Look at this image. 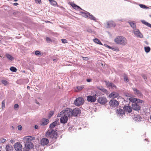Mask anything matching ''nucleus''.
<instances>
[{
    "mask_svg": "<svg viewBox=\"0 0 151 151\" xmlns=\"http://www.w3.org/2000/svg\"><path fill=\"white\" fill-rule=\"evenodd\" d=\"M24 142L25 146L27 149H30L33 147V145L31 141L35 139V137L32 136H27L23 139Z\"/></svg>",
    "mask_w": 151,
    "mask_h": 151,
    "instance_id": "obj_1",
    "label": "nucleus"
},
{
    "mask_svg": "<svg viewBox=\"0 0 151 151\" xmlns=\"http://www.w3.org/2000/svg\"><path fill=\"white\" fill-rule=\"evenodd\" d=\"M115 43L118 45L125 46L127 43L126 38L122 36H118L114 40Z\"/></svg>",
    "mask_w": 151,
    "mask_h": 151,
    "instance_id": "obj_2",
    "label": "nucleus"
},
{
    "mask_svg": "<svg viewBox=\"0 0 151 151\" xmlns=\"http://www.w3.org/2000/svg\"><path fill=\"white\" fill-rule=\"evenodd\" d=\"M56 130L49 129L46 132L45 135L47 138L52 139H56L58 136Z\"/></svg>",
    "mask_w": 151,
    "mask_h": 151,
    "instance_id": "obj_3",
    "label": "nucleus"
},
{
    "mask_svg": "<svg viewBox=\"0 0 151 151\" xmlns=\"http://www.w3.org/2000/svg\"><path fill=\"white\" fill-rule=\"evenodd\" d=\"M72 109L70 108H66L60 112L57 115L58 117H60L63 114L67 116L68 117L72 116Z\"/></svg>",
    "mask_w": 151,
    "mask_h": 151,
    "instance_id": "obj_4",
    "label": "nucleus"
},
{
    "mask_svg": "<svg viewBox=\"0 0 151 151\" xmlns=\"http://www.w3.org/2000/svg\"><path fill=\"white\" fill-rule=\"evenodd\" d=\"M84 102V100L81 97L76 98L74 101V104L76 106H79L83 104Z\"/></svg>",
    "mask_w": 151,
    "mask_h": 151,
    "instance_id": "obj_5",
    "label": "nucleus"
},
{
    "mask_svg": "<svg viewBox=\"0 0 151 151\" xmlns=\"http://www.w3.org/2000/svg\"><path fill=\"white\" fill-rule=\"evenodd\" d=\"M133 32L135 36L141 38L143 37V35L138 29H136L133 30Z\"/></svg>",
    "mask_w": 151,
    "mask_h": 151,
    "instance_id": "obj_6",
    "label": "nucleus"
},
{
    "mask_svg": "<svg viewBox=\"0 0 151 151\" xmlns=\"http://www.w3.org/2000/svg\"><path fill=\"white\" fill-rule=\"evenodd\" d=\"M59 119H56L55 121L51 124L49 126V129L55 130V127L59 124Z\"/></svg>",
    "mask_w": 151,
    "mask_h": 151,
    "instance_id": "obj_7",
    "label": "nucleus"
},
{
    "mask_svg": "<svg viewBox=\"0 0 151 151\" xmlns=\"http://www.w3.org/2000/svg\"><path fill=\"white\" fill-rule=\"evenodd\" d=\"M14 148L16 151H22V146L19 142H17L14 144Z\"/></svg>",
    "mask_w": 151,
    "mask_h": 151,
    "instance_id": "obj_8",
    "label": "nucleus"
},
{
    "mask_svg": "<svg viewBox=\"0 0 151 151\" xmlns=\"http://www.w3.org/2000/svg\"><path fill=\"white\" fill-rule=\"evenodd\" d=\"M72 116H76L81 113V111L79 108H75L73 110L72 109Z\"/></svg>",
    "mask_w": 151,
    "mask_h": 151,
    "instance_id": "obj_9",
    "label": "nucleus"
},
{
    "mask_svg": "<svg viewBox=\"0 0 151 151\" xmlns=\"http://www.w3.org/2000/svg\"><path fill=\"white\" fill-rule=\"evenodd\" d=\"M96 96V95L95 94V95H94V96H88L87 97V101L88 102H95L96 100V98L95 97Z\"/></svg>",
    "mask_w": 151,
    "mask_h": 151,
    "instance_id": "obj_10",
    "label": "nucleus"
},
{
    "mask_svg": "<svg viewBox=\"0 0 151 151\" xmlns=\"http://www.w3.org/2000/svg\"><path fill=\"white\" fill-rule=\"evenodd\" d=\"M116 113L118 116L123 117L125 115V112L121 109L119 108L116 109Z\"/></svg>",
    "mask_w": 151,
    "mask_h": 151,
    "instance_id": "obj_11",
    "label": "nucleus"
},
{
    "mask_svg": "<svg viewBox=\"0 0 151 151\" xmlns=\"http://www.w3.org/2000/svg\"><path fill=\"white\" fill-rule=\"evenodd\" d=\"M132 89L134 91V94L140 98H141L142 97V94L138 90L135 88H133Z\"/></svg>",
    "mask_w": 151,
    "mask_h": 151,
    "instance_id": "obj_12",
    "label": "nucleus"
},
{
    "mask_svg": "<svg viewBox=\"0 0 151 151\" xmlns=\"http://www.w3.org/2000/svg\"><path fill=\"white\" fill-rule=\"evenodd\" d=\"M107 25L106 26L107 28H109L111 27H114L116 26L115 23L112 21H110L107 22Z\"/></svg>",
    "mask_w": 151,
    "mask_h": 151,
    "instance_id": "obj_13",
    "label": "nucleus"
},
{
    "mask_svg": "<svg viewBox=\"0 0 151 151\" xmlns=\"http://www.w3.org/2000/svg\"><path fill=\"white\" fill-rule=\"evenodd\" d=\"M109 104L110 106H117L119 104L118 102L115 100H111L109 102Z\"/></svg>",
    "mask_w": 151,
    "mask_h": 151,
    "instance_id": "obj_14",
    "label": "nucleus"
},
{
    "mask_svg": "<svg viewBox=\"0 0 151 151\" xmlns=\"http://www.w3.org/2000/svg\"><path fill=\"white\" fill-rule=\"evenodd\" d=\"M98 101L99 103L104 104L107 102V99L104 97H100L98 99Z\"/></svg>",
    "mask_w": 151,
    "mask_h": 151,
    "instance_id": "obj_15",
    "label": "nucleus"
},
{
    "mask_svg": "<svg viewBox=\"0 0 151 151\" xmlns=\"http://www.w3.org/2000/svg\"><path fill=\"white\" fill-rule=\"evenodd\" d=\"M60 120L61 123L65 124L67 122L68 117L67 116L64 115L61 117Z\"/></svg>",
    "mask_w": 151,
    "mask_h": 151,
    "instance_id": "obj_16",
    "label": "nucleus"
},
{
    "mask_svg": "<svg viewBox=\"0 0 151 151\" xmlns=\"http://www.w3.org/2000/svg\"><path fill=\"white\" fill-rule=\"evenodd\" d=\"M49 142V140L48 139L46 138H42L40 141L41 144L43 146L47 145Z\"/></svg>",
    "mask_w": 151,
    "mask_h": 151,
    "instance_id": "obj_17",
    "label": "nucleus"
},
{
    "mask_svg": "<svg viewBox=\"0 0 151 151\" xmlns=\"http://www.w3.org/2000/svg\"><path fill=\"white\" fill-rule=\"evenodd\" d=\"M132 108L133 110L138 111L140 109V106L136 103H134L132 104Z\"/></svg>",
    "mask_w": 151,
    "mask_h": 151,
    "instance_id": "obj_18",
    "label": "nucleus"
},
{
    "mask_svg": "<svg viewBox=\"0 0 151 151\" xmlns=\"http://www.w3.org/2000/svg\"><path fill=\"white\" fill-rule=\"evenodd\" d=\"M49 122V120L48 119L44 118L41 120L40 125L43 126L46 125H47Z\"/></svg>",
    "mask_w": 151,
    "mask_h": 151,
    "instance_id": "obj_19",
    "label": "nucleus"
},
{
    "mask_svg": "<svg viewBox=\"0 0 151 151\" xmlns=\"http://www.w3.org/2000/svg\"><path fill=\"white\" fill-rule=\"evenodd\" d=\"M123 108L124 111L128 112L129 113L131 112L132 111L131 107L129 106H125Z\"/></svg>",
    "mask_w": 151,
    "mask_h": 151,
    "instance_id": "obj_20",
    "label": "nucleus"
},
{
    "mask_svg": "<svg viewBox=\"0 0 151 151\" xmlns=\"http://www.w3.org/2000/svg\"><path fill=\"white\" fill-rule=\"evenodd\" d=\"M119 96V94L116 92H114L109 95L110 97L115 98Z\"/></svg>",
    "mask_w": 151,
    "mask_h": 151,
    "instance_id": "obj_21",
    "label": "nucleus"
},
{
    "mask_svg": "<svg viewBox=\"0 0 151 151\" xmlns=\"http://www.w3.org/2000/svg\"><path fill=\"white\" fill-rule=\"evenodd\" d=\"M128 23L134 30L136 29V26L135 23L132 21H129L128 22Z\"/></svg>",
    "mask_w": 151,
    "mask_h": 151,
    "instance_id": "obj_22",
    "label": "nucleus"
},
{
    "mask_svg": "<svg viewBox=\"0 0 151 151\" xmlns=\"http://www.w3.org/2000/svg\"><path fill=\"white\" fill-rule=\"evenodd\" d=\"M6 151H12L13 149V147L12 145H8L6 146Z\"/></svg>",
    "mask_w": 151,
    "mask_h": 151,
    "instance_id": "obj_23",
    "label": "nucleus"
},
{
    "mask_svg": "<svg viewBox=\"0 0 151 151\" xmlns=\"http://www.w3.org/2000/svg\"><path fill=\"white\" fill-rule=\"evenodd\" d=\"M80 13L82 14L83 16L85 18L88 17L89 14H90V13L86 11H85V12H81Z\"/></svg>",
    "mask_w": 151,
    "mask_h": 151,
    "instance_id": "obj_24",
    "label": "nucleus"
},
{
    "mask_svg": "<svg viewBox=\"0 0 151 151\" xmlns=\"http://www.w3.org/2000/svg\"><path fill=\"white\" fill-rule=\"evenodd\" d=\"M71 5L73 7L76 9H77L79 11L82 10V9L79 6H77L74 4H73Z\"/></svg>",
    "mask_w": 151,
    "mask_h": 151,
    "instance_id": "obj_25",
    "label": "nucleus"
},
{
    "mask_svg": "<svg viewBox=\"0 0 151 151\" xmlns=\"http://www.w3.org/2000/svg\"><path fill=\"white\" fill-rule=\"evenodd\" d=\"M93 41L95 43L99 44L101 45H103V44L97 38H95L93 40Z\"/></svg>",
    "mask_w": 151,
    "mask_h": 151,
    "instance_id": "obj_26",
    "label": "nucleus"
},
{
    "mask_svg": "<svg viewBox=\"0 0 151 151\" xmlns=\"http://www.w3.org/2000/svg\"><path fill=\"white\" fill-rule=\"evenodd\" d=\"M88 17L91 20H93L95 22H96V18L93 16L90 13V14H89Z\"/></svg>",
    "mask_w": 151,
    "mask_h": 151,
    "instance_id": "obj_27",
    "label": "nucleus"
},
{
    "mask_svg": "<svg viewBox=\"0 0 151 151\" xmlns=\"http://www.w3.org/2000/svg\"><path fill=\"white\" fill-rule=\"evenodd\" d=\"M97 88L104 93H106V90L102 86H98L97 87Z\"/></svg>",
    "mask_w": 151,
    "mask_h": 151,
    "instance_id": "obj_28",
    "label": "nucleus"
},
{
    "mask_svg": "<svg viewBox=\"0 0 151 151\" xmlns=\"http://www.w3.org/2000/svg\"><path fill=\"white\" fill-rule=\"evenodd\" d=\"M6 56L7 59L11 60H14V58L12 56L9 54H6Z\"/></svg>",
    "mask_w": 151,
    "mask_h": 151,
    "instance_id": "obj_29",
    "label": "nucleus"
},
{
    "mask_svg": "<svg viewBox=\"0 0 151 151\" xmlns=\"http://www.w3.org/2000/svg\"><path fill=\"white\" fill-rule=\"evenodd\" d=\"M129 100L131 102L135 103H136L137 98L131 97L129 98Z\"/></svg>",
    "mask_w": 151,
    "mask_h": 151,
    "instance_id": "obj_30",
    "label": "nucleus"
},
{
    "mask_svg": "<svg viewBox=\"0 0 151 151\" xmlns=\"http://www.w3.org/2000/svg\"><path fill=\"white\" fill-rule=\"evenodd\" d=\"M50 4L52 5L56 6L57 5V3L54 0H48Z\"/></svg>",
    "mask_w": 151,
    "mask_h": 151,
    "instance_id": "obj_31",
    "label": "nucleus"
},
{
    "mask_svg": "<svg viewBox=\"0 0 151 151\" xmlns=\"http://www.w3.org/2000/svg\"><path fill=\"white\" fill-rule=\"evenodd\" d=\"M1 82L5 86H6L9 83V82L7 81L4 80H2Z\"/></svg>",
    "mask_w": 151,
    "mask_h": 151,
    "instance_id": "obj_32",
    "label": "nucleus"
},
{
    "mask_svg": "<svg viewBox=\"0 0 151 151\" xmlns=\"http://www.w3.org/2000/svg\"><path fill=\"white\" fill-rule=\"evenodd\" d=\"M141 21L142 23L149 27L150 25V24L146 22L145 20H142Z\"/></svg>",
    "mask_w": 151,
    "mask_h": 151,
    "instance_id": "obj_33",
    "label": "nucleus"
},
{
    "mask_svg": "<svg viewBox=\"0 0 151 151\" xmlns=\"http://www.w3.org/2000/svg\"><path fill=\"white\" fill-rule=\"evenodd\" d=\"M144 49L145 52L147 53L149 52L150 50V48L149 47H145Z\"/></svg>",
    "mask_w": 151,
    "mask_h": 151,
    "instance_id": "obj_34",
    "label": "nucleus"
},
{
    "mask_svg": "<svg viewBox=\"0 0 151 151\" xmlns=\"http://www.w3.org/2000/svg\"><path fill=\"white\" fill-rule=\"evenodd\" d=\"M139 6L141 8H143L144 9H149L148 7L143 4H140L139 5Z\"/></svg>",
    "mask_w": 151,
    "mask_h": 151,
    "instance_id": "obj_35",
    "label": "nucleus"
},
{
    "mask_svg": "<svg viewBox=\"0 0 151 151\" xmlns=\"http://www.w3.org/2000/svg\"><path fill=\"white\" fill-rule=\"evenodd\" d=\"M10 69L13 72H15L17 71L16 68H15L14 67L12 66L11 67Z\"/></svg>",
    "mask_w": 151,
    "mask_h": 151,
    "instance_id": "obj_36",
    "label": "nucleus"
},
{
    "mask_svg": "<svg viewBox=\"0 0 151 151\" xmlns=\"http://www.w3.org/2000/svg\"><path fill=\"white\" fill-rule=\"evenodd\" d=\"M6 139L3 138H0V143H4L6 141Z\"/></svg>",
    "mask_w": 151,
    "mask_h": 151,
    "instance_id": "obj_37",
    "label": "nucleus"
},
{
    "mask_svg": "<svg viewBox=\"0 0 151 151\" xmlns=\"http://www.w3.org/2000/svg\"><path fill=\"white\" fill-rule=\"evenodd\" d=\"M46 41L48 43H50L52 42L51 40L48 37H46Z\"/></svg>",
    "mask_w": 151,
    "mask_h": 151,
    "instance_id": "obj_38",
    "label": "nucleus"
},
{
    "mask_svg": "<svg viewBox=\"0 0 151 151\" xmlns=\"http://www.w3.org/2000/svg\"><path fill=\"white\" fill-rule=\"evenodd\" d=\"M84 88V86H78L77 87V89L78 91H81L82 89Z\"/></svg>",
    "mask_w": 151,
    "mask_h": 151,
    "instance_id": "obj_39",
    "label": "nucleus"
},
{
    "mask_svg": "<svg viewBox=\"0 0 151 151\" xmlns=\"http://www.w3.org/2000/svg\"><path fill=\"white\" fill-rule=\"evenodd\" d=\"M54 113V111H50V112L49 114V117L50 118L52 116L53 114Z\"/></svg>",
    "mask_w": 151,
    "mask_h": 151,
    "instance_id": "obj_40",
    "label": "nucleus"
},
{
    "mask_svg": "<svg viewBox=\"0 0 151 151\" xmlns=\"http://www.w3.org/2000/svg\"><path fill=\"white\" fill-rule=\"evenodd\" d=\"M35 54L36 55H40L41 54V53L40 51H36L35 52Z\"/></svg>",
    "mask_w": 151,
    "mask_h": 151,
    "instance_id": "obj_41",
    "label": "nucleus"
},
{
    "mask_svg": "<svg viewBox=\"0 0 151 151\" xmlns=\"http://www.w3.org/2000/svg\"><path fill=\"white\" fill-rule=\"evenodd\" d=\"M104 45L107 47H108V48H109V49H112L113 50H114V48H112V47H110V46L108 45H107V44H104Z\"/></svg>",
    "mask_w": 151,
    "mask_h": 151,
    "instance_id": "obj_42",
    "label": "nucleus"
},
{
    "mask_svg": "<svg viewBox=\"0 0 151 151\" xmlns=\"http://www.w3.org/2000/svg\"><path fill=\"white\" fill-rule=\"evenodd\" d=\"M143 101L140 99H137V101H136V103H142V102Z\"/></svg>",
    "mask_w": 151,
    "mask_h": 151,
    "instance_id": "obj_43",
    "label": "nucleus"
},
{
    "mask_svg": "<svg viewBox=\"0 0 151 151\" xmlns=\"http://www.w3.org/2000/svg\"><path fill=\"white\" fill-rule=\"evenodd\" d=\"M62 42L63 43H66L67 42V40L65 39H61Z\"/></svg>",
    "mask_w": 151,
    "mask_h": 151,
    "instance_id": "obj_44",
    "label": "nucleus"
},
{
    "mask_svg": "<svg viewBox=\"0 0 151 151\" xmlns=\"http://www.w3.org/2000/svg\"><path fill=\"white\" fill-rule=\"evenodd\" d=\"M106 85L107 86L110 87L111 86V83H110L109 82H106Z\"/></svg>",
    "mask_w": 151,
    "mask_h": 151,
    "instance_id": "obj_45",
    "label": "nucleus"
},
{
    "mask_svg": "<svg viewBox=\"0 0 151 151\" xmlns=\"http://www.w3.org/2000/svg\"><path fill=\"white\" fill-rule=\"evenodd\" d=\"M124 79L125 81L126 82H127L129 81V80L127 77L124 76Z\"/></svg>",
    "mask_w": 151,
    "mask_h": 151,
    "instance_id": "obj_46",
    "label": "nucleus"
},
{
    "mask_svg": "<svg viewBox=\"0 0 151 151\" xmlns=\"http://www.w3.org/2000/svg\"><path fill=\"white\" fill-rule=\"evenodd\" d=\"M5 106V104L4 101H2V109L3 108H4Z\"/></svg>",
    "mask_w": 151,
    "mask_h": 151,
    "instance_id": "obj_47",
    "label": "nucleus"
},
{
    "mask_svg": "<svg viewBox=\"0 0 151 151\" xmlns=\"http://www.w3.org/2000/svg\"><path fill=\"white\" fill-rule=\"evenodd\" d=\"M19 106L18 104H15L14 106V108L15 109H16L19 108Z\"/></svg>",
    "mask_w": 151,
    "mask_h": 151,
    "instance_id": "obj_48",
    "label": "nucleus"
},
{
    "mask_svg": "<svg viewBox=\"0 0 151 151\" xmlns=\"http://www.w3.org/2000/svg\"><path fill=\"white\" fill-rule=\"evenodd\" d=\"M87 31L90 33H91L92 32V31L91 29L88 28L87 29Z\"/></svg>",
    "mask_w": 151,
    "mask_h": 151,
    "instance_id": "obj_49",
    "label": "nucleus"
},
{
    "mask_svg": "<svg viewBox=\"0 0 151 151\" xmlns=\"http://www.w3.org/2000/svg\"><path fill=\"white\" fill-rule=\"evenodd\" d=\"M36 3L40 4L41 3V0H35Z\"/></svg>",
    "mask_w": 151,
    "mask_h": 151,
    "instance_id": "obj_50",
    "label": "nucleus"
},
{
    "mask_svg": "<svg viewBox=\"0 0 151 151\" xmlns=\"http://www.w3.org/2000/svg\"><path fill=\"white\" fill-rule=\"evenodd\" d=\"M18 128L19 130H21L22 129V127L21 125H19L18 127Z\"/></svg>",
    "mask_w": 151,
    "mask_h": 151,
    "instance_id": "obj_51",
    "label": "nucleus"
},
{
    "mask_svg": "<svg viewBox=\"0 0 151 151\" xmlns=\"http://www.w3.org/2000/svg\"><path fill=\"white\" fill-rule=\"evenodd\" d=\"M112 88H115L116 87V86H115L113 83H111V86Z\"/></svg>",
    "mask_w": 151,
    "mask_h": 151,
    "instance_id": "obj_52",
    "label": "nucleus"
},
{
    "mask_svg": "<svg viewBox=\"0 0 151 151\" xmlns=\"http://www.w3.org/2000/svg\"><path fill=\"white\" fill-rule=\"evenodd\" d=\"M83 60H88V58L87 57H83Z\"/></svg>",
    "mask_w": 151,
    "mask_h": 151,
    "instance_id": "obj_53",
    "label": "nucleus"
},
{
    "mask_svg": "<svg viewBox=\"0 0 151 151\" xmlns=\"http://www.w3.org/2000/svg\"><path fill=\"white\" fill-rule=\"evenodd\" d=\"M142 77L144 79L145 81H146L147 79L146 76L145 75H143L142 76Z\"/></svg>",
    "mask_w": 151,
    "mask_h": 151,
    "instance_id": "obj_54",
    "label": "nucleus"
},
{
    "mask_svg": "<svg viewBox=\"0 0 151 151\" xmlns=\"http://www.w3.org/2000/svg\"><path fill=\"white\" fill-rule=\"evenodd\" d=\"M35 128L36 129H38L39 128L38 127L37 125H35Z\"/></svg>",
    "mask_w": 151,
    "mask_h": 151,
    "instance_id": "obj_55",
    "label": "nucleus"
},
{
    "mask_svg": "<svg viewBox=\"0 0 151 151\" xmlns=\"http://www.w3.org/2000/svg\"><path fill=\"white\" fill-rule=\"evenodd\" d=\"M18 4V3H14V5L15 6H16Z\"/></svg>",
    "mask_w": 151,
    "mask_h": 151,
    "instance_id": "obj_56",
    "label": "nucleus"
},
{
    "mask_svg": "<svg viewBox=\"0 0 151 151\" xmlns=\"http://www.w3.org/2000/svg\"><path fill=\"white\" fill-rule=\"evenodd\" d=\"M87 81L88 82H90L91 81V80L90 79H88L87 80Z\"/></svg>",
    "mask_w": 151,
    "mask_h": 151,
    "instance_id": "obj_57",
    "label": "nucleus"
},
{
    "mask_svg": "<svg viewBox=\"0 0 151 151\" xmlns=\"http://www.w3.org/2000/svg\"><path fill=\"white\" fill-rule=\"evenodd\" d=\"M53 61L55 62H56L57 61V59H53Z\"/></svg>",
    "mask_w": 151,
    "mask_h": 151,
    "instance_id": "obj_58",
    "label": "nucleus"
},
{
    "mask_svg": "<svg viewBox=\"0 0 151 151\" xmlns=\"http://www.w3.org/2000/svg\"><path fill=\"white\" fill-rule=\"evenodd\" d=\"M36 103L37 104H39V105H40V104L39 103V102H37V101H36Z\"/></svg>",
    "mask_w": 151,
    "mask_h": 151,
    "instance_id": "obj_59",
    "label": "nucleus"
},
{
    "mask_svg": "<svg viewBox=\"0 0 151 151\" xmlns=\"http://www.w3.org/2000/svg\"><path fill=\"white\" fill-rule=\"evenodd\" d=\"M145 43L147 45L148 44V42L147 41H145Z\"/></svg>",
    "mask_w": 151,
    "mask_h": 151,
    "instance_id": "obj_60",
    "label": "nucleus"
},
{
    "mask_svg": "<svg viewBox=\"0 0 151 151\" xmlns=\"http://www.w3.org/2000/svg\"><path fill=\"white\" fill-rule=\"evenodd\" d=\"M14 141V140H13V139H11V140H10V141L11 142H12L13 141Z\"/></svg>",
    "mask_w": 151,
    "mask_h": 151,
    "instance_id": "obj_61",
    "label": "nucleus"
},
{
    "mask_svg": "<svg viewBox=\"0 0 151 151\" xmlns=\"http://www.w3.org/2000/svg\"><path fill=\"white\" fill-rule=\"evenodd\" d=\"M29 88H30V87H29V86H28L27 87V89H29Z\"/></svg>",
    "mask_w": 151,
    "mask_h": 151,
    "instance_id": "obj_62",
    "label": "nucleus"
},
{
    "mask_svg": "<svg viewBox=\"0 0 151 151\" xmlns=\"http://www.w3.org/2000/svg\"><path fill=\"white\" fill-rule=\"evenodd\" d=\"M23 150H24V151H27V150H25L24 149Z\"/></svg>",
    "mask_w": 151,
    "mask_h": 151,
    "instance_id": "obj_63",
    "label": "nucleus"
},
{
    "mask_svg": "<svg viewBox=\"0 0 151 151\" xmlns=\"http://www.w3.org/2000/svg\"><path fill=\"white\" fill-rule=\"evenodd\" d=\"M149 27L151 28V24H150V25Z\"/></svg>",
    "mask_w": 151,
    "mask_h": 151,
    "instance_id": "obj_64",
    "label": "nucleus"
}]
</instances>
